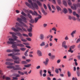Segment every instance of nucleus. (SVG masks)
<instances>
[{
    "mask_svg": "<svg viewBox=\"0 0 80 80\" xmlns=\"http://www.w3.org/2000/svg\"><path fill=\"white\" fill-rule=\"evenodd\" d=\"M48 7L50 11H52V9H51V8L50 7V6L49 4L48 5Z\"/></svg>",
    "mask_w": 80,
    "mask_h": 80,
    "instance_id": "49",
    "label": "nucleus"
},
{
    "mask_svg": "<svg viewBox=\"0 0 80 80\" xmlns=\"http://www.w3.org/2000/svg\"><path fill=\"white\" fill-rule=\"evenodd\" d=\"M40 76L42 77V75H43V73H42V70H40Z\"/></svg>",
    "mask_w": 80,
    "mask_h": 80,
    "instance_id": "44",
    "label": "nucleus"
},
{
    "mask_svg": "<svg viewBox=\"0 0 80 80\" xmlns=\"http://www.w3.org/2000/svg\"><path fill=\"white\" fill-rule=\"evenodd\" d=\"M68 18L69 20H72V17L71 16H68Z\"/></svg>",
    "mask_w": 80,
    "mask_h": 80,
    "instance_id": "58",
    "label": "nucleus"
},
{
    "mask_svg": "<svg viewBox=\"0 0 80 80\" xmlns=\"http://www.w3.org/2000/svg\"><path fill=\"white\" fill-rule=\"evenodd\" d=\"M28 2L30 4L27 2H25V4L27 6H28V7L29 8H31L32 10H35L36 9L38 10V6L37 5V4L38 5H39L40 7H42V3L40 1L38 0H32H32H28ZM31 5L32 6L31 7Z\"/></svg>",
    "mask_w": 80,
    "mask_h": 80,
    "instance_id": "1",
    "label": "nucleus"
},
{
    "mask_svg": "<svg viewBox=\"0 0 80 80\" xmlns=\"http://www.w3.org/2000/svg\"><path fill=\"white\" fill-rule=\"evenodd\" d=\"M55 55H52L50 57H49L50 59H52V60H54V58H55Z\"/></svg>",
    "mask_w": 80,
    "mask_h": 80,
    "instance_id": "27",
    "label": "nucleus"
},
{
    "mask_svg": "<svg viewBox=\"0 0 80 80\" xmlns=\"http://www.w3.org/2000/svg\"><path fill=\"white\" fill-rule=\"evenodd\" d=\"M68 5L69 6H70V5H72V2H71V1H70V0H68Z\"/></svg>",
    "mask_w": 80,
    "mask_h": 80,
    "instance_id": "36",
    "label": "nucleus"
},
{
    "mask_svg": "<svg viewBox=\"0 0 80 80\" xmlns=\"http://www.w3.org/2000/svg\"><path fill=\"white\" fill-rule=\"evenodd\" d=\"M9 33L11 34V35H12V37L13 36V37L14 38V40H16V41L17 42V43H22V41L20 40L17 39L18 38V37L17 36L14 35H15V33L13 32H10Z\"/></svg>",
    "mask_w": 80,
    "mask_h": 80,
    "instance_id": "6",
    "label": "nucleus"
},
{
    "mask_svg": "<svg viewBox=\"0 0 80 80\" xmlns=\"http://www.w3.org/2000/svg\"><path fill=\"white\" fill-rule=\"evenodd\" d=\"M78 80V79H77V78H72V80Z\"/></svg>",
    "mask_w": 80,
    "mask_h": 80,
    "instance_id": "64",
    "label": "nucleus"
},
{
    "mask_svg": "<svg viewBox=\"0 0 80 80\" xmlns=\"http://www.w3.org/2000/svg\"><path fill=\"white\" fill-rule=\"evenodd\" d=\"M31 65H31V64H28L27 65H24V67H26L27 68H28V67H30V66H31Z\"/></svg>",
    "mask_w": 80,
    "mask_h": 80,
    "instance_id": "23",
    "label": "nucleus"
},
{
    "mask_svg": "<svg viewBox=\"0 0 80 80\" xmlns=\"http://www.w3.org/2000/svg\"><path fill=\"white\" fill-rule=\"evenodd\" d=\"M21 24L22 25V27H25L26 28H28V26L26 24H25L24 22H22Z\"/></svg>",
    "mask_w": 80,
    "mask_h": 80,
    "instance_id": "16",
    "label": "nucleus"
},
{
    "mask_svg": "<svg viewBox=\"0 0 80 80\" xmlns=\"http://www.w3.org/2000/svg\"><path fill=\"white\" fill-rule=\"evenodd\" d=\"M57 2L58 4H61V3H62L61 0H57Z\"/></svg>",
    "mask_w": 80,
    "mask_h": 80,
    "instance_id": "57",
    "label": "nucleus"
},
{
    "mask_svg": "<svg viewBox=\"0 0 80 80\" xmlns=\"http://www.w3.org/2000/svg\"><path fill=\"white\" fill-rule=\"evenodd\" d=\"M12 78L14 80H18V78H17L16 76V77H13Z\"/></svg>",
    "mask_w": 80,
    "mask_h": 80,
    "instance_id": "61",
    "label": "nucleus"
},
{
    "mask_svg": "<svg viewBox=\"0 0 80 80\" xmlns=\"http://www.w3.org/2000/svg\"><path fill=\"white\" fill-rule=\"evenodd\" d=\"M37 53L39 57H41V56H42V53L41 51L40 50H38L37 51Z\"/></svg>",
    "mask_w": 80,
    "mask_h": 80,
    "instance_id": "12",
    "label": "nucleus"
},
{
    "mask_svg": "<svg viewBox=\"0 0 80 80\" xmlns=\"http://www.w3.org/2000/svg\"><path fill=\"white\" fill-rule=\"evenodd\" d=\"M22 64H23V65L25 64H27V62L25 61H22L21 62Z\"/></svg>",
    "mask_w": 80,
    "mask_h": 80,
    "instance_id": "40",
    "label": "nucleus"
},
{
    "mask_svg": "<svg viewBox=\"0 0 80 80\" xmlns=\"http://www.w3.org/2000/svg\"><path fill=\"white\" fill-rule=\"evenodd\" d=\"M6 51L7 52H13V51L11 49H8Z\"/></svg>",
    "mask_w": 80,
    "mask_h": 80,
    "instance_id": "39",
    "label": "nucleus"
},
{
    "mask_svg": "<svg viewBox=\"0 0 80 80\" xmlns=\"http://www.w3.org/2000/svg\"><path fill=\"white\" fill-rule=\"evenodd\" d=\"M21 14L23 15V16H24V17H27L28 16L30 19H32V16L29 13H28V15H27L24 12L22 11L21 13Z\"/></svg>",
    "mask_w": 80,
    "mask_h": 80,
    "instance_id": "7",
    "label": "nucleus"
},
{
    "mask_svg": "<svg viewBox=\"0 0 80 80\" xmlns=\"http://www.w3.org/2000/svg\"><path fill=\"white\" fill-rule=\"evenodd\" d=\"M76 33V30H75L72 32L71 33V35L72 37H74V34H75Z\"/></svg>",
    "mask_w": 80,
    "mask_h": 80,
    "instance_id": "17",
    "label": "nucleus"
},
{
    "mask_svg": "<svg viewBox=\"0 0 80 80\" xmlns=\"http://www.w3.org/2000/svg\"><path fill=\"white\" fill-rule=\"evenodd\" d=\"M5 79L7 80H10V78L9 77H6Z\"/></svg>",
    "mask_w": 80,
    "mask_h": 80,
    "instance_id": "62",
    "label": "nucleus"
},
{
    "mask_svg": "<svg viewBox=\"0 0 80 80\" xmlns=\"http://www.w3.org/2000/svg\"><path fill=\"white\" fill-rule=\"evenodd\" d=\"M13 51H14L15 52H20V50L19 49H13Z\"/></svg>",
    "mask_w": 80,
    "mask_h": 80,
    "instance_id": "22",
    "label": "nucleus"
},
{
    "mask_svg": "<svg viewBox=\"0 0 80 80\" xmlns=\"http://www.w3.org/2000/svg\"><path fill=\"white\" fill-rule=\"evenodd\" d=\"M43 27H44V28H45L46 27H47V24L46 23H44L43 24Z\"/></svg>",
    "mask_w": 80,
    "mask_h": 80,
    "instance_id": "55",
    "label": "nucleus"
},
{
    "mask_svg": "<svg viewBox=\"0 0 80 80\" xmlns=\"http://www.w3.org/2000/svg\"><path fill=\"white\" fill-rule=\"evenodd\" d=\"M26 39L28 41H29L30 42L32 41V39H31V38H27Z\"/></svg>",
    "mask_w": 80,
    "mask_h": 80,
    "instance_id": "43",
    "label": "nucleus"
},
{
    "mask_svg": "<svg viewBox=\"0 0 80 80\" xmlns=\"http://www.w3.org/2000/svg\"><path fill=\"white\" fill-rule=\"evenodd\" d=\"M16 35L19 37L20 39H21V41L22 42H26L27 41V40L25 39H23V37L22 36V35L23 37H28V35L27 34L25 33H22V34H21L20 32H17L16 33Z\"/></svg>",
    "mask_w": 80,
    "mask_h": 80,
    "instance_id": "3",
    "label": "nucleus"
},
{
    "mask_svg": "<svg viewBox=\"0 0 80 80\" xmlns=\"http://www.w3.org/2000/svg\"><path fill=\"white\" fill-rule=\"evenodd\" d=\"M39 20V19L38 17L34 19V22L35 23H37L38 22V20Z\"/></svg>",
    "mask_w": 80,
    "mask_h": 80,
    "instance_id": "32",
    "label": "nucleus"
},
{
    "mask_svg": "<svg viewBox=\"0 0 80 80\" xmlns=\"http://www.w3.org/2000/svg\"><path fill=\"white\" fill-rule=\"evenodd\" d=\"M67 74L68 77H71V73L70 71H68Z\"/></svg>",
    "mask_w": 80,
    "mask_h": 80,
    "instance_id": "24",
    "label": "nucleus"
},
{
    "mask_svg": "<svg viewBox=\"0 0 80 80\" xmlns=\"http://www.w3.org/2000/svg\"><path fill=\"white\" fill-rule=\"evenodd\" d=\"M68 10L69 12V13L70 14H71L72 13V9H71L68 8Z\"/></svg>",
    "mask_w": 80,
    "mask_h": 80,
    "instance_id": "38",
    "label": "nucleus"
},
{
    "mask_svg": "<svg viewBox=\"0 0 80 80\" xmlns=\"http://www.w3.org/2000/svg\"><path fill=\"white\" fill-rule=\"evenodd\" d=\"M80 42V38H78L77 41H76V43H79V42Z\"/></svg>",
    "mask_w": 80,
    "mask_h": 80,
    "instance_id": "52",
    "label": "nucleus"
},
{
    "mask_svg": "<svg viewBox=\"0 0 80 80\" xmlns=\"http://www.w3.org/2000/svg\"><path fill=\"white\" fill-rule=\"evenodd\" d=\"M68 52H71V53H73V51L72 50V49L69 48V50L68 51Z\"/></svg>",
    "mask_w": 80,
    "mask_h": 80,
    "instance_id": "51",
    "label": "nucleus"
},
{
    "mask_svg": "<svg viewBox=\"0 0 80 80\" xmlns=\"http://www.w3.org/2000/svg\"><path fill=\"white\" fill-rule=\"evenodd\" d=\"M32 15L36 16V17L38 16V13H37V12L35 11H34V12H33Z\"/></svg>",
    "mask_w": 80,
    "mask_h": 80,
    "instance_id": "15",
    "label": "nucleus"
},
{
    "mask_svg": "<svg viewBox=\"0 0 80 80\" xmlns=\"http://www.w3.org/2000/svg\"><path fill=\"white\" fill-rule=\"evenodd\" d=\"M12 58L14 59V60H21V59H20V58H19V57L18 56H15V55H13V54H12Z\"/></svg>",
    "mask_w": 80,
    "mask_h": 80,
    "instance_id": "9",
    "label": "nucleus"
},
{
    "mask_svg": "<svg viewBox=\"0 0 80 80\" xmlns=\"http://www.w3.org/2000/svg\"><path fill=\"white\" fill-rule=\"evenodd\" d=\"M12 59L8 58L6 59V62H12Z\"/></svg>",
    "mask_w": 80,
    "mask_h": 80,
    "instance_id": "35",
    "label": "nucleus"
},
{
    "mask_svg": "<svg viewBox=\"0 0 80 80\" xmlns=\"http://www.w3.org/2000/svg\"><path fill=\"white\" fill-rule=\"evenodd\" d=\"M43 5L45 9V10H47V6H46V5H45V4H43Z\"/></svg>",
    "mask_w": 80,
    "mask_h": 80,
    "instance_id": "54",
    "label": "nucleus"
},
{
    "mask_svg": "<svg viewBox=\"0 0 80 80\" xmlns=\"http://www.w3.org/2000/svg\"><path fill=\"white\" fill-rule=\"evenodd\" d=\"M56 8L57 10L58 11L59 10V11H61V8H60V7L58 6H56Z\"/></svg>",
    "mask_w": 80,
    "mask_h": 80,
    "instance_id": "29",
    "label": "nucleus"
},
{
    "mask_svg": "<svg viewBox=\"0 0 80 80\" xmlns=\"http://www.w3.org/2000/svg\"><path fill=\"white\" fill-rule=\"evenodd\" d=\"M14 41H15V40H14L12 38H9L8 41L7 42V43L8 45L12 44V47L13 48H18L17 46L20 47H25V46L21 43L15 44L17 43V42Z\"/></svg>",
    "mask_w": 80,
    "mask_h": 80,
    "instance_id": "2",
    "label": "nucleus"
},
{
    "mask_svg": "<svg viewBox=\"0 0 80 80\" xmlns=\"http://www.w3.org/2000/svg\"><path fill=\"white\" fill-rule=\"evenodd\" d=\"M38 17H37L38 19H40L42 18V16L40 15V14H38Z\"/></svg>",
    "mask_w": 80,
    "mask_h": 80,
    "instance_id": "53",
    "label": "nucleus"
},
{
    "mask_svg": "<svg viewBox=\"0 0 80 80\" xmlns=\"http://www.w3.org/2000/svg\"><path fill=\"white\" fill-rule=\"evenodd\" d=\"M20 49L21 51H23V52L25 51L26 50V48H21Z\"/></svg>",
    "mask_w": 80,
    "mask_h": 80,
    "instance_id": "33",
    "label": "nucleus"
},
{
    "mask_svg": "<svg viewBox=\"0 0 80 80\" xmlns=\"http://www.w3.org/2000/svg\"><path fill=\"white\" fill-rule=\"evenodd\" d=\"M77 74L78 77H80V72H78V71L77 72Z\"/></svg>",
    "mask_w": 80,
    "mask_h": 80,
    "instance_id": "45",
    "label": "nucleus"
},
{
    "mask_svg": "<svg viewBox=\"0 0 80 80\" xmlns=\"http://www.w3.org/2000/svg\"><path fill=\"white\" fill-rule=\"evenodd\" d=\"M30 20H31L29 21L30 23H33L34 22H35L34 19H32V18L31 19H30Z\"/></svg>",
    "mask_w": 80,
    "mask_h": 80,
    "instance_id": "31",
    "label": "nucleus"
},
{
    "mask_svg": "<svg viewBox=\"0 0 80 80\" xmlns=\"http://www.w3.org/2000/svg\"><path fill=\"white\" fill-rule=\"evenodd\" d=\"M28 35L30 37H32V33L31 32L29 33Z\"/></svg>",
    "mask_w": 80,
    "mask_h": 80,
    "instance_id": "48",
    "label": "nucleus"
},
{
    "mask_svg": "<svg viewBox=\"0 0 80 80\" xmlns=\"http://www.w3.org/2000/svg\"><path fill=\"white\" fill-rule=\"evenodd\" d=\"M55 72L57 74H58V73H59V71H58V69L56 68L55 70Z\"/></svg>",
    "mask_w": 80,
    "mask_h": 80,
    "instance_id": "37",
    "label": "nucleus"
},
{
    "mask_svg": "<svg viewBox=\"0 0 80 80\" xmlns=\"http://www.w3.org/2000/svg\"><path fill=\"white\" fill-rule=\"evenodd\" d=\"M30 28H28L27 30L29 32H32V28L31 27H29Z\"/></svg>",
    "mask_w": 80,
    "mask_h": 80,
    "instance_id": "19",
    "label": "nucleus"
},
{
    "mask_svg": "<svg viewBox=\"0 0 80 80\" xmlns=\"http://www.w3.org/2000/svg\"><path fill=\"white\" fill-rule=\"evenodd\" d=\"M23 20L24 22L25 23H27V18L25 17H23Z\"/></svg>",
    "mask_w": 80,
    "mask_h": 80,
    "instance_id": "30",
    "label": "nucleus"
},
{
    "mask_svg": "<svg viewBox=\"0 0 80 80\" xmlns=\"http://www.w3.org/2000/svg\"><path fill=\"white\" fill-rule=\"evenodd\" d=\"M48 62H49V59L48 58H46L45 61L43 62V63L45 64V65H47Z\"/></svg>",
    "mask_w": 80,
    "mask_h": 80,
    "instance_id": "10",
    "label": "nucleus"
},
{
    "mask_svg": "<svg viewBox=\"0 0 80 80\" xmlns=\"http://www.w3.org/2000/svg\"><path fill=\"white\" fill-rule=\"evenodd\" d=\"M20 53L18 52H17L16 53H15V54H14V55H17V56H18V55H20Z\"/></svg>",
    "mask_w": 80,
    "mask_h": 80,
    "instance_id": "42",
    "label": "nucleus"
},
{
    "mask_svg": "<svg viewBox=\"0 0 80 80\" xmlns=\"http://www.w3.org/2000/svg\"><path fill=\"white\" fill-rule=\"evenodd\" d=\"M75 48V45H73L70 47V48H71V50H73Z\"/></svg>",
    "mask_w": 80,
    "mask_h": 80,
    "instance_id": "26",
    "label": "nucleus"
},
{
    "mask_svg": "<svg viewBox=\"0 0 80 80\" xmlns=\"http://www.w3.org/2000/svg\"><path fill=\"white\" fill-rule=\"evenodd\" d=\"M63 12L65 14H66V13L68 12V11L66 8H64L63 9Z\"/></svg>",
    "mask_w": 80,
    "mask_h": 80,
    "instance_id": "21",
    "label": "nucleus"
},
{
    "mask_svg": "<svg viewBox=\"0 0 80 80\" xmlns=\"http://www.w3.org/2000/svg\"><path fill=\"white\" fill-rule=\"evenodd\" d=\"M5 64L7 65H13V63L9 62H6Z\"/></svg>",
    "mask_w": 80,
    "mask_h": 80,
    "instance_id": "18",
    "label": "nucleus"
},
{
    "mask_svg": "<svg viewBox=\"0 0 80 80\" xmlns=\"http://www.w3.org/2000/svg\"><path fill=\"white\" fill-rule=\"evenodd\" d=\"M50 69H48V74H49V75L51 76V72H50Z\"/></svg>",
    "mask_w": 80,
    "mask_h": 80,
    "instance_id": "47",
    "label": "nucleus"
},
{
    "mask_svg": "<svg viewBox=\"0 0 80 80\" xmlns=\"http://www.w3.org/2000/svg\"><path fill=\"white\" fill-rule=\"evenodd\" d=\"M62 47H64V48H67V46L66 45V42L64 41L62 42Z\"/></svg>",
    "mask_w": 80,
    "mask_h": 80,
    "instance_id": "11",
    "label": "nucleus"
},
{
    "mask_svg": "<svg viewBox=\"0 0 80 80\" xmlns=\"http://www.w3.org/2000/svg\"><path fill=\"white\" fill-rule=\"evenodd\" d=\"M52 30H53L54 31L56 32V31H57V29L55 27H53L52 28Z\"/></svg>",
    "mask_w": 80,
    "mask_h": 80,
    "instance_id": "50",
    "label": "nucleus"
},
{
    "mask_svg": "<svg viewBox=\"0 0 80 80\" xmlns=\"http://www.w3.org/2000/svg\"><path fill=\"white\" fill-rule=\"evenodd\" d=\"M73 15L74 16H76V15L77 14L76 12L74 11L72 13Z\"/></svg>",
    "mask_w": 80,
    "mask_h": 80,
    "instance_id": "46",
    "label": "nucleus"
},
{
    "mask_svg": "<svg viewBox=\"0 0 80 80\" xmlns=\"http://www.w3.org/2000/svg\"><path fill=\"white\" fill-rule=\"evenodd\" d=\"M60 62H61V60L60 59H58L57 61V63H60Z\"/></svg>",
    "mask_w": 80,
    "mask_h": 80,
    "instance_id": "63",
    "label": "nucleus"
},
{
    "mask_svg": "<svg viewBox=\"0 0 80 80\" xmlns=\"http://www.w3.org/2000/svg\"><path fill=\"white\" fill-rule=\"evenodd\" d=\"M16 24L18 26H19V27H22V29L23 30V31H24L25 32H27V30L25 29V28L23 27V26H22V24H20L18 22H17L16 23Z\"/></svg>",
    "mask_w": 80,
    "mask_h": 80,
    "instance_id": "8",
    "label": "nucleus"
},
{
    "mask_svg": "<svg viewBox=\"0 0 80 80\" xmlns=\"http://www.w3.org/2000/svg\"><path fill=\"white\" fill-rule=\"evenodd\" d=\"M51 7L53 10H55V7H54V6H53V5H52L51 6Z\"/></svg>",
    "mask_w": 80,
    "mask_h": 80,
    "instance_id": "60",
    "label": "nucleus"
},
{
    "mask_svg": "<svg viewBox=\"0 0 80 80\" xmlns=\"http://www.w3.org/2000/svg\"><path fill=\"white\" fill-rule=\"evenodd\" d=\"M18 73L19 74H20V75H24V73L20 71H18Z\"/></svg>",
    "mask_w": 80,
    "mask_h": 80,
    "instance_id": "34",
    "label": "nucleus"
},
{
    "mask_svg": "<svg viewBox=\"0 0 80 80\" xmlns=\"http://www.w3.org/2000/svg\"><path fill=\"white\" fill-rule=\"evenodd\" d=\"M41 10L42 13H43L44 14V15H47V13L45 12V10H44V9H43V8H41Z\"/></svg>",
    "mask_w": 80,
    "mask_h": 80,
    "instance_id": "20",
    "label": "nucleus"
},
{
    "mask_svg": "<svg viewBox=\"0 0 80 80\" xmlns=\"http://www.w3.org/2000/svg\"><path fill=\"white\" fill-rule=\"evenodd\" d=\"M39 38L40 39H41V40H43V39H44V38H45L44 35L43 34H41L40 35Z\"/></svg>",
    "mask_w": 80,
    "mask_h": 80,
    "instance_id": "14",
    "label": "nucleus"
},
{
    "mask_svg": "<svg viewBox=\"0 0 80 80\" xmlns=\"http://www.w3.org/2000/svg\"><path fill=\"white\" fill-rule=\"evenodd\" d=\"M22 43L25 45H29L30 44L28 42H23Z\"/></svg>",
    "mask_w": 80,
    "mask_h": 80,
    "instance_id": "41",
    "label": "nucleus"
},
{
    "mask_svg": "<svg viewBox=\"0 0 80 80\" xmlns=\"http://www.w3.org/2000/svg\"><path fill=\"white\" fill-rule=\"evenodd\" d=\"M45 42H43L42 43L40 44V46L41 47H43V46H45Z\"/></svg>",
    "mask_w": 80,
    "mask_h": 80,
    "instance_id": "25",
    "label": "nucleus"
},
{
    "mask_svg": "<svg viewBox=\"0 0 80 80\" xmlns=\"http://www.w3.org/2000/svg\"><path fill=\"white\" fill-rule=\"evenodd\" d=\"M18 25H17V24L15 25V27H12L11 28V30H13L14 32H18V30L20 32H21V33H23V30L22 29L20 28H18Z\"/></svg>",
    "mask_w": 80,
    "mask_h": 80,
    "instance_id": "5",
    "label": "nucleus"
},
{
    "mask_svg": "<svg viewBox=\"0 0 80 80\" xmlns=\"http://www.w3.org/2000/svg\"><path fill=\"white\" fill-rule=\"evenodd\" d=\"M48 47V44H47L44 47L45 48H47Z\"/></svg>",
    "mask_w": 80,
    "mask_h": 80,
    "instance_id": "56",
    "label": "nucleus"
},
{
    "mask_svg": "<svg viewBox=\"0 0 80 80\" xmlns=\"http://www.w3.org/2000/svg\"><path fill=\"white\" fill-rule=\"evenodd\" d=\"M17 20L18 22L19 23H20L21 24L23 22H22V19H21L20 18H18L17 19Z\"/></svg>",
    "mask_w": 80,
    "mask_h": 80,
    "instance_id": "13",
    "label": "nucleus"
},
{
    "mask_svg": "<svg viewBox=\"0 0 80 80\" xmlns=\"http://www.w3.org/2000/svg\"><path fill=\"white\" fill-rule=\"evenodd\" d=\"M20 61V60L18 61H14V63H18V64H19V63H20V62H19Z\"/></svg>",
    "mask_w": 80,
    "mask_h": 80,
    "instance_id": "59",
    "label": "nucleus"
},
{
    "mask_svg": "<svg viewBox=\"0 0 80 80\" xmlns=\"http://www.w3.org/2000/svg\"><path fill=\"white\" fill-rule=\"evenodd\" d=\"M15 67L13 66H8L7 67V68H11L13 69L14 70H21L22 71V68L20 67V65H15Z\"/></svg>",
    "mask_w": 80,
    "mask_h": 80,
    "instance_id": "4",
    "label": "nucleus"
},
{
    "mask_svg": "<svg viewBox=\"0 0 80 80\" xmlns=\"http://www.w3.org/2000/svg\"><path fill=\"white\" fill-rule=\"evenodd\" d=\"M63 4L65 6V7H67V2L65 1V0H63Z\"/></svg>",
    "mask_w": 80,
    "mask_h": 80,
    "instance_id": "28",
    "label": "nucleus"
}]
</instances>
